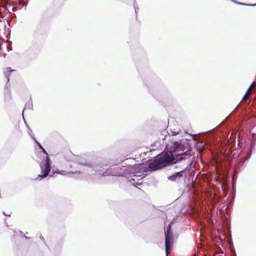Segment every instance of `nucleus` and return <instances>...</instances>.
<instances>
[{"label":"nucleus","mask_w":256,"mask_h":256,"mask_svg":"<svg viewBox=\"0 0 256 256\" xmlns=\"http://www.w3.org/2000/svg\"><path fill=\"white\" fill-rule=\"evenodd\" d=\"M135 8L136 12V8Z\"/></svg>","instance_id":"20"},{"label":"nucleus","mask_w":256,"mask_h":256,"mask_svg":"<svg viewBox=\"0 0 256 256\" xmlns=\"http://www.w3.org/2000/svg\"><path fill=\"white\" fill-rule=\"evenodd\" d=\"M81 164L84 165V166H88V164Z\"/></svg>","instance_id":"18"},{"label":"nucleus","mask_w":256,"mask_h":256,"mask_svg":"<svg viewBox=\"0 0 256 256\" xmlns=\"http://www.w3.org/2000/svg\"><path fill=\"white\" fill-rule=\"evenodd\" d=\"M173 234L171 230V224H169L165 230V247L166 256L170 252L173 244Z\"/></svg>","instance_id":"4"},{"label":"nucleus","mask_w":256,"mask_h":256,"mask_svg":"<svg viewBox=\"0 0 256 256\" xmlns=\"http://www.w3.org/2000/svg\"><path fill=\"white\" fill-rule=\"evenodd\" d=\"M128 171L130 174L142 178L144 176V172H146V170L144 169V164H140L129 167Z\"/></svg>","instance_id":"5"},{"label":"nucleus","mask_w":256,"mask_h":256,"mask_svg":"<svg viewBox=\"0 0 256 256\" xmlns=\"http://www.w3.org/2000/svg\"><path fill=\"white\" fill-rule=\"evenodd\" d=\"M56 172L58 173V174H62V175H66L67 174H68L69 172H66V171H64V170H62V171H58Z\"/></svg>","instance_id":"10"},{"label":"nucleus","mask_w":256,"mask_h":256,"mask_svg":"<svg viewBox=\"0 0 256 256\" xmlns=\"http://www.w3.org/2000/svg\"><path fill=\"white\" fill-rule=\"evenodd\" d=\"M34 138V141L37 143V144H38L39 148H40V149H42L43 148V147L41 146V144L38 142H37V140H36V138Z\"/></svg>","instance_id":"12"},{"label":"nucleus","mask_w":256,"mask_h":256,"mask_svg":"<svg viewBox=\"0 0 256 256\" xmlns=\"http://www.w3.org/2000/svg\"><path fill=\"white\" fill-rule=\"evenodd\" d=\"M250 6H255V4H251Z\"/></svg>","instance_id":"21"},{"label":"nucleus","mask_w":256,"mask_h":256,"mask_svg":"<svg viewBox=\"0 0 256 256\" xmlns=\"http://www.w3.org/2000/svg\"><path fill=\"white\" fill-rule=\"evenodd\" d=\"M25 238H26V239H28L29 238H28L27 236H25Z\"/></svg>","instance_id":"19"},{"label":"nucleus","mask_w":256,"mask_h":256,"mask_svg":"<svg viewBox=\"0 0 256 256\" xmlns=\"http://www.w3.org/2000/svg\"><path fill=\"white\" fill-rule=\"evenodd\" d=\"M102 176H109V175H114V174H113L112 172H106L104 173H102L100 174Z\"/></svg>","instance_id":"9"},{"label":"nucleus","mask_w":256,"mask_h":256,"mask_svg":"<svg viewBox=\"0 0 256 256\" xmlns=\"http://www.w3.org/2000/svg\"><path fill=\"white\" fill-rule=\"evenodd\" d=\"M167 148L174 156L176 157V162L186 160L191 157V146L188 142H175L172 147L166 146Z\"/></svg>","instance_id":"1"},{"label":"nucleus","mask_w":256,"mask_h":256,"mask_svg":"<svg viewBox=\"0 0 256 256\" xmlns=\"http://www.w3.org/2000/svg\"><path fill=\"white\" fill-rule=\"evenodd\" d=\"M6 70H7V71H6V72H4V74H5V75L6 76V78H7L8 82H9V80H10V78H8V76H7V72H12V71H13V70H10V68H6Z\"/></svg>","instance_id":"8"},{"label":"nucleus","mask_w":256,"mask_h":256,"mask_svg":"<svg viewBox=\"0 0 256 256\" xmlns=\"http://www.w3.org/2000/svg\"><path fill=\"white\" fill-rule=\"evenodd\" d=\"M140 184L138 183V182L133 184L134 186H140Z\"/></svg>","instance_id":"14"},{"label":"nucleus","mask_w":256,"mask_h":256,"mask_svg":"<svg viewBox=\"0 0 256 256\" xmlns=\"http://www.w3.org/2000/svg\"><path fill=\"white\" fill-rule=\"evenodd\" d=\"M252 89L251 88H249L246 93V95L250 96L252 94Z\"/></svg>","instance_id":"11"},{"label":"nucleus","mask_w":256,"mask_h":256,"mask_svg":"<svg viewBox=\"0 0 256 256\" xmlns=\"http://www.w3.org/2000/svg\"><path fill=\"white\" fill-rule=\"evenodd\" d=\"M177 177V174H172L168 177V178L169 180L174 181L176 180V178Z\"/></svg>","instance_id":"7"},{"label":"nucleus","mask_w":256,"mask_h":256,"mask_svg":"<svg viewBox=\"0 0 256 256\" xmlns=\"http://www.w3.org/2000/svg\"><path fill=\"white\" fill-rule=\"evenodd\" d=\"M238 4L242 5H246V4L241 2H238Z\"/></svg>","instance_id":"16"},{"label":"nucleus","mask_w":256,"mask_h":256,"mask_svg":"<svg viewBox=\"0 0 256 256\" xmlns=\"http://www.w3.org/2000/svg\"><path fill=\"white\" fill-rule=\"evenodd\" d=\"M42 150V152L46 155V158L44 161L42 162L40 164L42 174H39L37 178V179L39 180L46 177L48 175L51 168L50 160L48 156V153L44 148Z\"/></svg>","instance_id":"3"},{"label":"nucleus","mask_w":256,"mask_h":256,"mask_svg":"<svg viewBox=\"0 0 256 256\" xmlns=\"http://www.w3.org/2000/svg\"><path fill=\"white\" fill-rule=\"evenodd\" d=\"M40 238H41V240H44V238L42 237V236H40Z\"/></svg>","instance_id":"17"},{"label":"nucleus","mask_w":256,"mask_h":256,"mask_svg":"<svg viewBox=\"0 0 256 256\" xmlns=\"http://www.w3.org/2000/svg\"><path fill=\"white\" fill-rule=\"evenodd\" d=\"M180 130H171L170 133L168 134L170 136H176L179 134Z\"/></svg>","instance_id":"6"},{"label":"nucleus","mask_w":256,"mask_h":256,"mask_svg":"<svg viewBox=\"0 0 256 256\" xmlns=\"http://www.w3.org/2000/svg\"><path fill=\"white\" fill-rule=\"evenodd\" d=\"M241 144H242V143L240 142H238V146L241 147L242 146Z\"/></svg>","instance_id":"15"},{"label":"nucleus","mask_w":256,"mask_h":256,"mask_svg":"<svg viewBox=\"0 0 256 256\" xmlns=\"http://www.w3.org/2000/svg\"><path fill=\"white\" fill-rule=\"evenodd\" d=\"M176 162L174 156L169 150L168 152L158 155L154 161L150 163L149 168L152 170H154L164 166L168 162L174 164Z\"/></svg>","instance_id":"2"},{"label":"nucleus","mask_w":256,"mask_h":256,"mask_svg":"<svg viewBox=\"0 0 256 256\" xmlns=\"http://www.w3.org/2000/svg\"><path fill=\"white\" fill-rule=\"evenodd\" d=\"M248 95H246V94H244V96L242 98V100H246L248 98Z\"/></svg>","instance_id":"13"}]
</instances>
